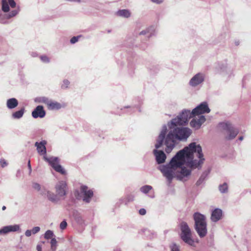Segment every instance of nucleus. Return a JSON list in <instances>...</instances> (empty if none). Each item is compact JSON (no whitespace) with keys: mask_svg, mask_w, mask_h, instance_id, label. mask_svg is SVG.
Instances as JSON below:
<instances>
[{"mask_svg":"<svg viewBox=\"0 0 251 251\" xmlns=\"http://www.w3.org/2000/svg\"><path fill=\"white\" fill-rule=\"evenodd\" d=\"M6 104L8 108L13 109L18 105V101L15 98H11L7 100Z\"/></svg>","mask_w":251,"mask_h":251,"instance_id":"obj_20","label":"nucleus"},{"mask_svg":"<svg viewBox=\"0 0 251 251\" xmlns=\"http://www.w3.org/2000/svg\"><path fill=\"white\" fill-rule=\"evenodd\" d=\"M33 188L37 190H39L40 189V186L39 184L34 183L33 184Z\"/></svg>","mask_w":251,"mask_h":251,"instance_id":"obj_39","label":"nucleus"},{"mask_svg":"<svg viewBox=\"0 0 251 251\" xmlns=\"http://www.w3.org/2000/svg\"><path fill=\"white\" fill-rule=\"evenodd\" d=\"M0 165L2 167L7 166V163L4 159L0 160Z\"/></svg>","mask_w":251,"mask_h":251,"instance_id":"obj_35","label":"nucleus"},{"mask_svg":"<svg viewBox=\"0 0 251 251\" xmlns=\"http://www.w3.org/2000/svg\"><path fill=\"white\" fill-rule=\"evenodd\" d=\"M51 249L52 251H55L56 249L57 241L55 238H52L50 241Z\"/></svg>","mask_w":251,"mask_h":251,"instance_id":"obj_29","label":"nucleus"},{"mask_svg":"<svg viewBox=\"0 0 251 251\" xmlns=\"http://www.w3.org/2000/svg\"><path fill=\"white\" fill-rule=\"evenodd\" d=\"M191 173V170L188 169L185 167L182 168L180 171V174L183 177L189 176Z\"/></svg>","mask_w":251,"mask_h":251,"instance_id":"obj_23","label":"nucleus"},{"mask_svg":"<svg viewBox=\"0 0 251 251\" xmlns=\"http://www.w3.org/2000/svg\"><path fill=\"white\" fill-rule=\"evenodd\" d=\"M203 81V76L201 74H198L193 76L190 81V84L196 86Z\"/></svg>","mask_w":251,"mask_h":251,"instance_id":"obj_17","label":"nucleus"},{"mask_svg":"<svg viewBox=\"0 0 251 251\" xmlns=\"http://www.w3.org/2000/svg\"><path fill=\"white\" fill-rule=\"evenodd\" d=\"M117 14L120 16L125 18H128L130 16V13L129 11L126 9L119 10L117 12Z\"/></svg>","mask_w":251,"mask_h":251,"instance_id":"obj_21","label":"nucleus"},{"mask_svg":"<svg viewBox=\"0 0 251 251\" xmlns=\"http://www.w3.org/2000/svg\"><path fill=\"white\" fill-rule=\"evenodd\" d=\"M151 189L152 187L150 185H145L140 188L141 191L145 194L148 193Z\"/></svg>","mask_w":251,"mask_h":251,"instance_id":"obj_25","label":"nucleus"},{"mask_svg":"<svg viewBox=\"0 0 251 251\" xmlns=\"http://www.w3.org/2000/svg\"><path fill=\"white\" fill-rule=\"evenodd\" d=\"M205 176L203 175H201L199 180L197 181L196 184L197 185H200L202 183L203 180H204Z\"/></svg>","mask_w":251,"mask_h":251,"instance_id":"obj_31","label":"nucleus"},{"mask_svg":"<svg viewBox=\"0 0 251 251\" xmlns=\"http://www.w3.org/2000/svg\"><path fill=\"white\" fill-rule=\"evenodd\" d=\"M19 229V226L18 225L9 226H4L2 228L0 229V234H5L11 231H16Z\"/></svg>","mask_w":251,"mask_h":251,"instance_id":"obj_19","label":"nucleus"},{"mask_svg":"<svg viewBox=\"0 0 251 251\" xmlns=\"http://www.w3.org/2000/svg\"><path fill=\"white\" fill-rule=\"evenodd\" d=\"M75 195L77 199L80 197L84 202L89 203L93 197L94 192L92 189H89L87 186L81 185L80 187V193L78 191H77L75 193Z\"/></svg>","mask_w":251,"mask_h":251,"instance_id":"obj_6","label":"nucleus"},{"mask_svg":"<svg viewBox=\"0 0 251 251\" xmlns=\"http://www.w3.org/2000/svg\"><path fill=\"white\" fill-rule=\"evenodd\" d=\"M153 2L156 3L157 4H160L162 2V0H151Z\"/></svg>","mask_w":251,"mask_h":251,"instance_id":"obj_43","label":"nucleus"},{"mask_svg":"<svg viewBox=\"0 0 251 251\" xmlns=\"http://www.w3.org/2000/svg\"><path fill=\"white\" fill-rule=\"evenodd\" d=\"M2 10L4 12H7L9 10L8 3L6 0H2Z\"/></svg>","mask_w":251,"mask_h":251,"instance_id":"obj_24","label":"nucleus"},{"mask_svg":"<svg viewBox=\"0 0 251 251\" xmlns=\"http://www.w3.org/2000/svg\"><path fill=\"white\" fill-rule=\"evenodd\" d=\"M67 224L66 221H62L60 225V227L62 229H64L67 226Z\"/></svg>","mask_w":251,"mask_h":251,"instance_id":"obj_33","label":"nucleus"},{"mask_svg":"<svg viewBox=\"0 0 251 251\" xmlns=\"http://www.w3.org/2000/svg\"><path fill=\"white\" fill-rule=\"evenodd\" d=\"M167 133V129L165 128V129L162 130L159 134L157 141V143L155 144V148L156 149H158L160 147H161L163 144V141L165 139L166 134Z\"/></svg>","mask_w":251,"mask_h":251,"instance_id":"obj_18","label":"nucleus"},{"mask_svg":"<svg viewBox=\"0 0 251 251\" xmlns=\"http://www.w3.org/2000/svg\"><path fill=\"white\" fill-rule=\"evenodd\" d=\"M25 108H23L19 111H16L12 114V117L15 119H19L21 118L24 113Z\"/></svg>","mask_w":251,"mask_h":251,"instance_id":"obj_22","label":"nucleus"},{"mask_svg":"<svg viewBox=\"0 0 251 251\" xmlns=\"http://www.w3.org/2000/svg\"><path fill=\"white\" fill-rule=\"evenodd\" d=\"M78 39V36H77V37L74 36L71 38L70 42L72 44H74V43H76V42H77Z\"/></svg>","mask_w":251,"mask_h":251,"instance_id":"obj_36","label":"nucleus"},{"mask_svg":"<svg viewBox=\"0 0 251 251\" xmlns=\"http://www.w3.org/2000/svg\"><path fill=\"white\" fill-rule=\"evenodd\" d=\"M18 13V11L17 10H14L11 11L7 16L8 18H11L15 16H16Z\"/></svg>","mask_w":251,"mask_h":251,"instance_id":"obj_30","label":"nucleus"},{"mask_svg":"<svg viewBox=\"0 0 251 251\" xmlns=\"http://www.w3.org/2000/svg\"><path fill=\"white\" fill-rule=\"evenodd\" d=\"M205 121V118L203 115H201L198 117V118H194L190 122V126L191 127L196 129H199L201 126V125Z\"/></svg>","mask_w":251,"mask_h":251,"instance_id":"obj_12","label":"nucleus"},{"mask_svg":"<svg viewBox=\"0 0 251 251\" xmlns=\"http://www.w3.org/2000/svg\"><path fill=\"white\" fill-rule=\"evenodd\" d=\"M204 160L201 146L193 142L179 151L169 164L163 166L161 170L164 176L171 181L176 169L181 167L184 164L191 169H195L201 167Z\"/></svg>","mask_w":251,"mask_h":251,"instance_id":"obj_1","label":"nucleus"},{"mask_svg":"<svg viewBox=\"0 0 251 251\" xmlns=\"http://www.w3.org/2000/svg\"><path fill=\"white\" fill-rule=\"evenodd\" d=\"M8 3L12 8H14L16 6V2L14 0H8Z\"/></svg>","mask_w":251,"mask_h":251,"instance_id":"obj_34","label":"nucleus"},{"mask_svg":"<svg viewBox=\"0 0 251 251\" xmlns=\"http://www.w3.org/2000/svg\"><path fill=\"white\" fill-rule=\"evenodd\" d=\"M210 111V109L208 107L207 102H203L193 110V113L195 116L204 113H208Z\"/></svg>","mask_w":251,"mask_h":251,"instance_id":"obj_10","label":"nucleus"},{"mask_svg":"<svg viewBox=\"0 0 251 251\" xmlns=\"http://www.w3.org/2000/svg\"><path fill=\"white\" fill-rule=\"evenodd\" d=\"M194 117L195 115L193 113V111L190 112V110H184L176 118L172 120L170 127L172 128L173 126H175L184 125L188 122L189 119Z\"/></svg>","mask_w":251,"mask_h":251,"instance_id":"obj_4","label":"nucleus"},{"mask_svg":"<svg viewBox=\"0 0 251 251\" xmlns=\"http://www.w3.org/2000/svg\"><path fill=\"white\" fill-rule=\"evenodd\" d=\"M139 213L141 215H145L146 213V210L144 208H141L139 210Z\"/></svg>","mask_w":251,"mask_h":251,"instance_id":"obj_40","label":"nucleus"},{"mask_svg":"<svg viewBox=\"0 0 251 251\" xmlns=\"http://www.w3.org/2000/svg\"><path fill=\"white\" fill-rule=\"evenodd\" d=\"M37 250L38 251H42V247L40 245L37 246Z\"/></svg>","mask_w":251,"mask_h":251,"instance_id":"obj_44","label":"nucleus"},{"mask_svg":"<svg viewBox=\"0 0 251 251\" xmlns=\"http://www.w3.org/2000/svg\"><path fill=\"white\" fill-rule=\"evenodd\" d=\"M44 159L48 162L51 167L56 172L60 173L62 175L65 174V171L62 168V166L59 164V159L57 157L48 158L46 156H44Z\"/></svg>","mask_w":251,"mask_h":251,"instance_id":"obj_8","label":"nucleus"},{"mask_svg":"<svg viewBox=\"0 0 251 251\" xmlns=\"http://www.w3.org/2000/svg\"><path fill=\"white\" fill-rule=\"evenodd\" d=\"M63 85H62V87L67 88L68 87V85L69 84L70 82L68 80H65L63 81Z\"/></svg>","mask_w":251,"mask_h":251,"instance_id":"obj_41","label":"nucleus"},{"mask_svg":"<svg viewBox=\"0 0 251 251\" xmlns=\"http://www.w3.org/2000/svg\"><path fill=\"white\" fill-rule=\"evenodd\" d=\"M28 168H29L30 171H31V165H30V162L29 160L28 161Z\"/></svg>","mask_w":251,"mask_h":251,"instance_id":"obj_45","label":"nucleus"},{"mask_svg":"<svg viewBox=\"0 0 251 251\" xmlns=\"http://www.w3.org/2000/svg\"><path fill=\"white\" fill-rule=\"evenodd\" d=\"M6 209V207L5 206H3L2 207V209L3 210H5Z\"/></svg>","mask_w":251,"mask_h":251,"instance_id":"obj_47","label":"nucleus"},{"mask_svg":"<svg viewBox=\"0 0 251 251\" xmlns=\"http://www.w3.org/2000/svg\"><path fill=\"white\" fill-rule=\"evenodd\" d=\"M56 192L59 197L64 196L66 194L67 183L65 181H59L55 186Z\"/></svg>","mask_w":251,"mask_h":251,"instance_id":"obj_11","label":"nucleus"},{"mask_svg":"<svg viewBox=\"0 0 251 251\" xmlns=\"http://www.w3.org/2000/svg\"><path fill=\"white\" fill-rule=\"evenodd\" d=\"M239 139L240 140V141H242L243 139V136H241L239 137Z\"/></svg>","mask_w":251,"mask_h":251,"instance_id":"obj_46","label":"nucleus"},{"mask_svg":"<svg viewBox=\"0 0 251 251\" xmlns=\"http://www.w3.org/2000/svg\"><path fill=\"white\" fill-rule=\"evenodd\" d=\"M32 233V230H27L25 232V235L27 236H30L31 235V233Z\"/></svg>","mask_w":251,"mask_h":251,"instance_id":"obj_42","label":"nucleus"},{"mask_svg":"<svg viewBox=\"0 0 251 251\" xmlns=\"http://www.w3.org/2000/svg\"><path fill=\"white\" fill-rule=\"evenodd\" d=\"M48 198L50 201H55L58 200L57 196L55 195L54 194L51 193H48Z\"/></svg>","mask_w":251,"mask_h":251,"instance_id":"obj_27","label":"nucleus"},{"mask_svg":"<svg viewBox=\"0 0 251 251\" xmlns=\"http://www.w3.org/2000/svg\"><path fill=\"white\" fill-rule=\"evenodd\" d=\"M223 216V211L221 209L216 208L211 213V220L214 222H216L222 219Z\"/></svg>","mask_w":251,"mask_h":251,"instance_id":"obj_16","label":"nucleus"},{"mask_svg":"<svg viewBox=\"0 0 251 251\" xmlns=\"http://www.w3.org/2000/svg\"><path fill=\"white\" fill-rule=\"evenodd\" d=\"M47 142L45 140H43L40 142H36L35 146L37 148L38 153L40 155H45L47 153L46 145Z\"/></svg>","mask_w":251,"mask_h":251,"instance_id":"obj_14","label":"nucleus"},{"mask_svg":"<svg viewBox=\"0 0 251 251\" xmlns=\"http://www.w3.org/2000/svg\"><path fill=\"white\" fill-rule=\"evenodd\" d=\"M39 102L45 104L49 110H58L61 108L60 103L53 101L46 97L40 98Z\"/></svg>","mask_w":251,"mask_h":251,"instance_id":"obj_9","label":"nucleus"},{"mask_svg":"<svg viewBox=\"0 0 251 251\" xmlns=\"http://www.w3.org/2000/svg\"><path fill=\"white\" fill-rule=\"evenodd\" d=\"M53 236V232L50 230H48L46 232V233L45 234L44 237L46 239H50L52 238Z\"/></svg>","mask_w":251,"mask_h":251,"instance_id":"obj_28","label":"nucleus"},{"mask_svg":"<svg viewBox=\"0 0 251 251\" xmlns=\"http://www.w3.org/2000/svg\"><path fill=\"white\" fill-rule=\"evenodd\" d=\"M180 227L181 230L180 237L182 240L186 243L192 245L194 241L192 238L191 230L187 224L185 222H181Z\"/></svg>","mask_w":251,"mask_h":251,"instance_id":"obj_5","label":"nucleus"},{"mask_svg":"<svg viewBox=\"0 0 251 251\" xmlns=\"http://www.w3.org/2000/svg\"><path fill=\"white\" fill-rule=\"evenodd\" d=\"M41 60L44 62H49V59L46 56H42L40 57Z\"/></svg>","mask_w":251,"mask_h":251,"instance_id":"obj_38","label":"nucleus"},{"mask_svg":"<svg viewBox=\"0 0 251 251\" xmlns=\"http://www.w3.org/2000/svg\"><path fill=\"white\" fill-rule=\"evenodd\" d=\"M46 111L44 110L43 106L41 105L37 106L32 112V116L34 118H41L45 117Z\"/></svg>","mask_w":251,"mask_h":251,"instance_id":"obj_13","label":"nucleus"},{"mask_svg":"<svg viewBox=\"0 0 251 251\" xmlns=\"http://www.w3.org/2000/svg\"><path fill=\"white\" fill-rule=\"evenodd\" d=\"M171 251H179L178 247L176 244H173L171 246Z\"/></svg>","mask_w":251,"mask_h":251,"instance_id":"obj_32","label":"nucleus"},{"mask_svg":"<svg viewBox=\"0 0 251 251\" xmlns=\"http://www.w3.org/2000/svg\"><path fill=\"white\" fill-rule=\"evenodd\" d=\"M173 131H170L166 136L165 141V145L166 146L165 151L169 153L171 152L175 145V139H185L187 138L191 134V130L186 127H175Z\"/></svg>","mask_w":251,"mask_h":251,"instance_id":"obj_2","label":"nucleus"},{"mask_svg":"<svg viewBox=\"0 0 251 251\" xmlns=\"http://www.w3.org/2000/svg\"><path fill=\"white\" fill-rule=\"evenodd\" d=\"M205 219V216L199 213H195L194 214L195 229L201 238L204 237L207 234Z\"/></svg>","mask_w":251,"mask_h":251,"instance_id":"obj_3","label":"nucleus"},{"mask_svg":"<svg viewBox=\"0 0 251 251\" xmlns=\"http://www.w3.org/2000/svg\"><path fill=\"white\" fill-rule=\"evenodd\" d=\"M145 34V32H144L143 31H142L141 33H140V34Z\"/></svg>","mask_w":251,"mask_h":251,"instance_id":"obj_48","label":"nucleus"},{"mask_svg":"<svg viewBox=\"0 0 251 251\" xmlns=\"http://www.w3.org/2000/svg\"><path fill=\"white\" fill-rule=\"evenodd\" d=\"M40 227L39 226H36L33 228L32 229V232L33 234H35L37 232H38L40 231Z\"/></svg>","mask_w":251,"mask_h":251,"instance_id":"obj_37","label":"nucleus"},{"mask_svg":"<svg viewBox=\"0 0 251 251\" xmlns=\"http://www.w3.org/2000/svg\"><path fill=\"white\" fill-rule=\"evenodd\" d=\"M228 186L226 183H224L222 185L219 186V190L222 193H226L227 192Z\"/></svg>","mask_w":251,"mask_h":251,"instance_id":"obj_26","label":"nucleus"},{"mask_svg":"<svg viewBox=\"0 0 251 251\" xmlns=\"http://www.w3.org/2000/svg\"><path fill=\"white\" fill-rule=\"evenodd\" d=\"M153 153L155 156L156 160L158 164H161L165 161L166 156L162 151L154 150Z\"/></svg>","mask_w":251,"mask_h":251,"instance_id":"obj_15","label":"nucleus"},{"mask_svg":"<svg viewBox=\"0 0 251 251\" xmlns=\"http://www.w3.org/2000/svg\"><path fill=\"white\" fill-rule=\"evenodd\" d=\"M219 126L222 129L226 131L229 133V135L226 137L228 140L234 138L239 132L237 129L234 128L229 124L220 123Z\"/></svg>","mask_w":251,"mask_h":251,"instance_id":"obj_7","label":"nucleus"}]
</instances>
